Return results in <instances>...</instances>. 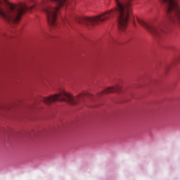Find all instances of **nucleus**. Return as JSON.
I'll use <instances>...</instances> for the list:
<instances>
[{
    "instance_id": "obj_1",
    "label": "nucleus",
    "mask_w": 180,
    "mask_h": 180,
    "mask_svg": "<svg viewBox=\"0 0 180 180\" xmlns=\"http://www.w3.org/2000/svg\"><path fill=\"white\" fill-rule=\"evenodd\" d=\"M34 9V5L27 3L13 4L8 0H0V18L11 23H19L22 16L27 11Z\"/></svg>"
},
{
    "instance_id": "obj_2",
    "label": "nucleus",
    "mask_w": 180,
    "mask_h": 180,
    "mask_svg": "<svg viewBox=\"0 0 180 180\" xmlns=\"http://www.w3.org/2000/svg\"><path fill=\"white\" fill-rule=\"evenodd\" d=\"M49 2L43 8L46 15L48 23L53 29L60 27V24L57 22V16L60 13L61 8H64L70 4V0H49Z\"/></svg>"
},
{
    "instance_id": "obj_3",
    "label": "nucleus",
    "mask_w": 180,
    "mask_h": 180,
    "mask_svg": "<svg viewBox=\"0 0 180 180\" xmlns=\"http://www.w3.org/2000/svg\"><path fill=\"white\" fill-rule=\"evenodd\" d=\"M85 96H88L89 98L94 97L92 94L88 93H82L77 97H74L71 94L67 93L65 91H62L58 94L44 98V102L46 105H51L53 102L60 101V102H68V103H70V105H77L79 103Z\"/></svg>"
},
{
    "instance_id": "obj_4",
    "label": "nucleus",
    "mask_w": 180,
    "mask_h": 180,
    "mask_svg": "<svg viewBox=\"0 0 180 180\" xmlns=\"http://www.w3.org/2000/svg\"><path fill=\"white\" fill-rule=\"evenodd\" d=\"M138 22L141 26H143V27L147 29V30L150 32V34H152L153 37H160V36H162L164 33H165V30L164 29H166L167 26L165 25V24H160L158 25H154L153 24L148 25L141 19H138Z\"/></svg>"
},
{
    "instance_id": "obj_5",
    "label": "nucleus",
    "mask_w": 180,
    "mask_h": 180,
    "mask_svg": "<svg viewBox=\"0 0 180 180\" xmlns=\"http://www.w3.org/2000/svg\"><path fill=\"white\" fill-rule=\"evenodd\" d=\"M122 89V86L119 84L115 85L112 87H108L107 89H104L100 94L101 95H103L105 94H112V92H119Z\"/></svg>"
},
{
    "instance_id": "obj_6",
    "label": "nucleus",
    "mask_w": 180,
    "mask_h": 180,
    "mask_svg": "<svg viewBox=\"0 0 180 180\" xmlns=\"http://www.w3.org/2000/svg\"><path fill=\"white\" fill-rule=\"evenodd\" d=\"M0 36H5V33H4V32H0Z\"/></svg>"
}]
</instances>
